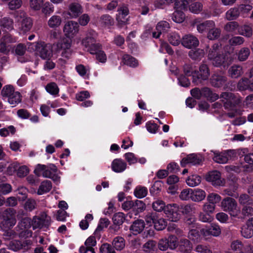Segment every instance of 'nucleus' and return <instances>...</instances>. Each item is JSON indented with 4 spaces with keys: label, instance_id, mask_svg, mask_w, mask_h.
I'll return each instance as SVG.
<instances>
[{
    "label": "nucleus",
    "instance_id": "obj_33",
    "mask_svg": "<svg viewBox=\"0 0 253 253\" xmlns=\"http://www.w3.org/2000/svg\"><path fill=\"white\" fill-rule=\"evenodd\" d=\"M52 188V183L50 180H46L42 181L40 185L37 193L42 195L50 191Z\"/></svg>",
    "mask_w": 253,
    "mask_h": 253
},
{
    "label": "nucleus",
    "instance_id": "obj_34",
    "mask_svg": "<svg viewBox=\"0 0 253 253\" xmlns=\"http://www.w3.org/2000/svg\"><path fill=\"white\" fill-rule=\"evenodd\" d=\"M126 241L124 238L121 236L115 237L112 242V245L114 249L117 251H122L125 247Z\"/></svg>",
    "mask_w": 253,
    "mask_h": 253
},
{
    "label": "nucleus",
    "instance_id": "obj_16",
    "mask_svg": "<svg viewBox=\"0 0 253 253\" xmlns=\"http://www.w3.org/2000/svg\"><path fill=\"white\" fill-rule=\"evenodd\" d=\"M88 52L92 55H95L96 59L101 63H105L107 61V56L102 49V44L98 46L89 47Z\"/></svg>",
    "mask_w": 253,
    "mask_h": 253
},
{
    "label": "nucleus",
    "instance_id": "obj_29",
    "mask_svg": "<svg viewBox=\"0 0 253 253\" xmlns=\"http://www.w3.org/2000/svg\"><path fill=\"white\" fill-rule=\"evenodd\" d=\"M102 27L110 29L114 24V19L109 14L102 15L99 20Z\"/></svg>",
    "mask_w": 253,
    "mask_h": 253
},
{
    "label": "nucleus",
    "instance_id": "obj_63",
    "mask_svg": "<svg viewBox=\"0 0 253 253\" xmlns=\"http://www.w3.org/2000/svg\"><path fill=\"white\" fill-rule=\"evenodd\" d=\"M69 15L72 17L79 16V4L72 3L69 6Z\"/></svg>",
    "mask_w": 253,
    "mask_h": 253
},
{
    "label": "nucleus",
    "instance_id": "obj_20",
    "mask_svg": "<svg viewBox=\"0 0 253 253\" xmlns=\"http://www.w3.org/2000/svg\"><path fill=\"white\" fill-rule=\"evenodd\" d=\"M145 224L142 219L135 220L130 227L129 230L134 235H137L141 233L145 228Z\"/></svg>",
    "mask_w": 253,
    "mask_h": 253
},
{
    "label": "nucleus",
    "instance_id": "obj_62",
    "mask_svg": "<svg viewBox=\"0 0 253 253\" xmlns=\"http://www.w3.org/2000/svg\"><path fill=\"white\" fill-rule=\"evenodd\" d=\"M100 253H116L113 246L108 243L102 244L99 248Z\"/></svg>",
    "mask_w": 253,
    "mask_h": 253
},
{
    "label": "nucleus",
    "instance_id": "obj_26",
    "mask_svg": "<svg viewBox=\"0 0 253 253\" xmlns=\"http://www.w3.org/2000/svg\"><path fill=\"white\" fill-rule=\"evenodd\" d=\"M229 76L233 79H237L243 74V68L240 65H234L228 71Z\"/></svg>",
    "mask_w": 253,
    "mask_h": 253
},
{
    "label": "nucleus",
    "instance_id": "obj_6",
    "mask_svg": "<svg viewBox=\"0 0 253 253\" xmlns=\"http://www.w3.org/2000/svg\"><path fill=\"white\" fill-rule=\"evenodd\" d=\"M118 3L117 0H113L107 4V8L109 10H112L118 6L117 9L118 13L117 14V19L118 20L124 22V21L122 19H126V16L129 13V10L128 7L124 4L118 5Z\"/></svg>",
    "mask_w": 253,
    "mask_h": 253
},
{
    "label": "nucleus",
    "instance_id": "obj_22",
    "mask_svg": "<svg viewBox=\"0 0 253 253\" xmlns=\"http://www.w3.org/2000/svg\"><path fill=\"white\" fill-rule=\"evenodd\" d=\"M189 230L188 237L194 242L198 243L200 241L203 237H205L201 227L199 228H192Z\"/></svg>",
    "mask_w": 253,
    "mask_h": 253
},
{
    "label": "nucleus",
    "instance_id": "obj_56",
    "mask_svg": "<svg viewBox=\"0 0 253 253\" xmlns=\"http://www.w3.org/2000/svg\"><path fill=\"white\" fill-rule=\"evenodd\" d=\"M93 219V216L92 214H86L84 219L80 221V228L84 230L87 229L89 226V221H91Z\"/></svg>",
    "mask_w": 253,
    "mask_h": 253
},
{
    "label": "nucleus",
    "instance_id": "obj_53",
    "mask_svg": "<svg viewBox=\"0 0 253 253\" xmlns=\"http://www.w3.org/2000/svg\"><path fill=\"white\" fill-rule=\"evenodd\" d=\"M61 23V18L60 16L53 15L51 16L48 21V26L52 28L58 27Z\"/></svg>",
    "mask_w": 253,
    "mask_h": 253
},
{
    "label": "nucleus",
    "instance_id": "obj_7",
    "mask_svg": "<svg viewBox=\"0 0 253 253\" xmlns=\"http://www.w3.org/2000/svg\"><path fill=\"white\" fill-rule=\"evenodd\" d=\"M37 54L43 59H49L52 55V50L50 44L44 42H37L35 45Z\"/></svg>",
    "mask_w": 253,
    "mask_h": 253
},
{
    "label": "nucleus",
    "instance_id": "obj_36",
    "mask_svg": "<svg viewBox=\"0 0 253 253\" xmlns=\"http://www.w3.org/2000/svg\"><path fill=\"white\" fill-rule=\"evenodd\" d=\"M206 194L205 191L200 189L193 190L192 200L195 202H200L206 197Z\"/></svg>",
    "mask_w": 253,
    "mask_h": 253
},
{
    "label": "nucleus",
    "instance_id": "obj_18",
    "mask_svg": "<svg viewBox=\"0 0 253 253\" xmlns=\"http://www.w3.org/2000/svg\"><path fill=\"white\" fill-rule=\"evenodd\" d=\"M213 64L216 67H223L224 69L228 67L231 60L224 54H218L213 59Z\"/></svg>",
    "mask_w": 253,
    "mask_h": 253
},
{
    "label": "nucleus",
    "instance_id": "obj_25",
    "mask_svg": "<svg viewBox=\"0 0 253 253\" xmlns=\"http://www.w3.org/2000/svg\"><path fill=\"white\" fill-rule=\"evenodd\" d=\"M109 224L110 221L108 218H101L93 234L99 239L101 236L100 232L102 231L104 228H107Z\"/></svg>",
    "mask_w": 253,
    "mask_h": 253
},
{
    "label": "nucleus",
    "instance_id": "obj_54",
    "mask_svg": "<svg viewBox=\"0 0 253 253\" xmlns=\"http://www.w3.org/2000/svg\"><path fill=\"white\" fill-rule=\"evenodd\" d=\"M250 54V50L248 47H243L239 51L238 58L239 61H244L246 60Z\"/></svg>",
    "mask_w": 253,
    "mask_h": 253
},
{
    "label": "nucleus",
    "instance_id": "obj_11",
    "mask_svg": "<svg viewBox=\"0 0 253 253\" xmlns=\"http://www.w3.org/2000/svg\"><path fill=\"white\" fill-rule=\"evenodd\" d=\"M227 77L221 73H214L210 79V84L215 88H224L227 85Z\"/></svg>",
    "mask_w": 253,
    "mask_h": 253
},
{
    "label": "nucleus",
    "instance_id": "obj_43",
    "mask_svg": "<svg viewBox=\"0 0 253 253\" xmlns=\"http://www.w3.org/2000/svg\"><path fill=\"white\" fill-rule=\"evenodd\" d=\"M148 193V189L146 187L141 186H137L134 190V196L139 199L145 197Z\"/></svg>",
    "mask_w": 253,
    "mask_h": 253
},
{
    "label": "nucleus",
    "instance_id": "obj_37",
    "mask_svg": "<svg viewBox=\"0 0 253 253\" xmlns=\"http://www.w3.org/2000/svg\"><path fill=\"white\" fill-rule=\"evenodd\" d=\"M169 42L173 46H177L181 42L182 40L179 35L176 32H171L168 35Z\"/></svg>",
    "mask_w": 253,
    "mask_h": 253
},
{
    "label": "nucleus",
    "instance_id": "obj_46",
    "mask_svg": "<svg viewBox=\"0 0 253 253\" xmlns=\"http://www.w3.org/2000/svg\"><path fill=\"white\" fill-rule=\"evenodd\" d=\"M205 51L203 49L198 48L195 50H191L189 52L188 55L189 57L194 60L201 59L204 57Z\"/></svg>",
    "mask_w": 253,
    "mask_h": 253
},
{
    "label": "nucleus",
    "instance_id": "obj_49",
    "mask_svg": "<svg viewBox=\"0 0 253 253\" xmlns=\"http://www.w3.org/2000/svg\"><path fill=\"white\" fill-rule=\"evenodd\" d=\"M166 206L167 205H166L165 203L161 200H157L153 202L152 204L153 210L158 212L164 211L165 213Z\"/></svg>",
    "mask_w": 253,
    "mask_h": 253
},
{
    "label": "nucleus",
    "instance_id": "obj_61",
    "mask_svg": "<svg viewBox=\"0 0 253 253\" xmlns=\"http://www.w3.org/2000/svg\"><path fill=\"white\" fill-rule=\"evenodd\" d=\"M15 92L14 88L12 85H7L4 86L1 91V94L4 99L8 98L11 94Z\"/></svg>",
    "mask_w": 253,
    "mask_h": 253
},
{
    "label": "nucleus",
    "instance_id": "obj_59",
    "mask_svg": "<svg viewBox=\"0 0 253 253\" xmlns=\"http://www.w3.org/2000/svg\"><path fill=\"white\" fill-rule=\"evenodd\" d=\"M47 92L51 95H56L59 92V88L57 84L53 82L48 84L45 86Z\"/></svg>",
    "mask_w": 253,
    "mask_h": 253
},
{
    "label": "nucleus",
    "instance_id": "obj_8",
    "mask_svg": "<svg viewBox=\"0 0 253 253\" xmlns=\"http://www.w3.org/2000/svg\"><path fill=\"white\" fill-rule=\"evenodd\" d=\"M165 213L168 219L172 222H177L181 218L178 205L177 204H168Z\"/></svg>",
    "mask_w": 253,
    "mask_h": 253
},
{
    "label": "nucleus",
    "instance_id": "obj_60",
    "mask_svg": "<svg viewBox=\"0 0 253 253\" xmlns=\"http://www.w3.org/2000/svg\"><path fill=\"white\" fill-rule=\"evenodd\" d=\"M220 196L216 193H211L207 196V200L209 203L215 206V204L219 203L221 201Z\"/></svg>",
    "mask_w": 253,
    "mask_h": 253
},
{
    "label": "nucleus",
    "instance_id": "obj_48",
    "mask_svg": "<svg viewBox=\"0 0 253 253\" xmlns=\"http://www.w3.org/2000/svg\"><path fill=\"white\" fill-rule=\"evenodd\" d=\"M21 28L24 32L30 31L33 25V20L30 17H24L21 21Z\"/></svg>",
    "mask_w": 253,
    "mask_h": 253
},
{
    "label": "nucleus",
    "instance_id": "obj_50",
    "mask_svg": "<svg viewBox=\"0 0 253 253\" xmlns=\"http://www.w3.org/2000/svg\"><path fill=\"white\" fill-rule=\"evenodd\" d=\"M170 28L169 23L166 21H162L159 22L156 26V30L161 34L162 33H167Z\"/></svg>",
    "mask_w": 253,
    "mask_h": 253
},
{
    "label": "nucleus",
    "instance_id": "obj_39",
    "mask_svg": "<svg viewBox=\"0 0 253 253\" xmlns=\"http://www.w3.org/2000/svg\"><path fill=\"white\" fill-rule=\"evenodd\" d=\"M221 35V30L214 27H211L207 34V38L210 40L218 39Z\"/></svg>",
    "mask_w": 253,
    "mask_h": 253
},
{
    "label": "nucleus",
    "instance_id": "obj_55",
    "mask_svg": "<svg viewBox=\"0 0 253 253\" xmlns=\"http://www.w3.org/2000/svg\"><path fill=\"white\" fill-rule=\"evenodd\" d=\"M162 183L163 182L161 180L156 181L150 188L149 191L150 194L153 196H155L159 193L161 190Z\"/></svg>",
    "mask_w": 253,
    "mask_h": 253
},
{
    "label": "nucleus",
    "instance_id": "obj_44",
    "mask_svg": "<svg viewBox=\"0 0 253 253\" xmlns=\"http://www.w3.org/2000/svg\"><path fill=\"white\" fill-rule=\"evenodd\" d=\"M239 202L241 205L245 206L253 204V200L247 194H242L239 197Z\"/></svg>",
    "mask_w": 253,
    "mask_h": 253
},
{
    "label": "nucleus",
    "instance_id": "obj_19",
    "mask_svg": "<svg viewBox=\"0 0 253 253\" xmlns=\"http://www.w3.org/2000/svg\"><path fill=\"white\" fill-rule=\"evenodd\" d=\"M232 152L231 150H227L224 152L214 153L213 160L217 163H226L229 159H231Z\"/></svg>",
    "mask_w": 253,
    "mask_h": 253
},
{
    "label": "nucleus",
    "instance_id": "obj_14",
    "mask_svg": "<svg viewBox=\"0 0 253 253\" xmlns=\"http://www.w3.org/2000/svg\"><path fill=\"white\" fill-rule=\"evenodd\" d=\"M202 231L205 237L209 235L217 237L221 234V229L219 226L215 223H211L206 225L205 228H202Z\"/></svg>",
    "mask_w": 253,
    "mask_h": 253
},
{
    "label": "nucleus",
    "instance_id": "obj_9",
    "mask_svg": "<svg viewBox=\"0 0 253 253\" xmlns=\"http://www.w3.org/2000/svg\"><path fill=\"white\" fill-rule=\"evenodd\" d=\"M221 206L223 210L228 211L231 216H236L238 215V211L237 209V203L236 201L230 197L224 199L221 202Z\"/></svg>",
    "mask_w": 253,
    "mask_h": 253
},
{
    "label": "nucleus",
    "instance_id": "obj_35",
    "mask_svg": "<svg viewBox=\"0 0 253 253\" xmlns=\"http://www.w3.org/2000/svg\"><path fill=\"white\" fill-rule=\"evenodd\" d=\"M219 47L218 43L213 44L211 48L209 45L206 46V51L208 53V57L209 59H213L218 54V50Z\"/></svg>",
    "mask_w": 253,
    "mask_h": 253
},
{
    "label": "nucleus",
    "instance_id": "obj_3",
    "mask_svg": "<svg viewBox=\"0 0 253 253\" xmlns=\"http://www.w3.org/2000/svg\"><path fill=\"white\" fill-rule=\"evenodd\" d=\"M0 223L1 229L5 231V233L3 234L5 236L4 238L6 240H9L13 235L12 231H9V229L15 224V219L8 215L7 213H4Z\"/></svg>",
    "mask_w": 253,
    "mask_h": 253
},
{
    "label": "nucleus",
    "instance_id": "obj_21",
    "mask_svg": "<svg viewBox=\"0 0 253 253\" xmlns=\"http://www.w3.org/2000/svg\"><path fill=\"white\" fill-rule=\"evenodd\" d=\"M126 163L122 159H115L112 162L111 168L116 173L123 172L126 168Z\"/></svg>",
    "mask_w": 253,
    "mask_h": 253
},
{
    "label": "nucleus",
    "instance_id": "obj_40",
    "mask_svg": "<svg viewBox=\"0 0 253 253\" xmlns=\"http://www.w3.org/2000/svg\"><path fill=\"white\" fill-rule=\"evenodd\" d=\"M240 15L238 6L230 8L226 13V17L228 20H235Z\"/></svg>",
    "mask_w": 253,
    "mask_h": 253
},
{
    "label": "nucleus",
    "instance_id": "obj_57",
    "mask_svg": "<svg viewBox=\"0 0 253 253\" xmlns=\"http://www.w3.org/2000/svg\"><path fill=\"white\" fill-rule=\"evenodd\" d=\"M168 242L169 248L171 250H174L177 248L178 245V239L175 235H170L166 238Z\"/></svg>",
    "mask_w": 253,
    "mask_h": 253
},
{
    "label": "nucleus",
    "instance_id": "obj_10",
    "mask_svg": "<svg viewBox=\"0 0 253 253\" xmlns=\"http://www.w3.org/2000/svg\"><path fill=\"white\" fill-rule=\"evenodd\" d=\"M204 159L201 155L192 153L183 158L180 161V165L184 168L187 164L193 166L201 165L202 164Z\"/></svg>",
    "mask_w": 253,
    "mask_h": 253
},
{
    "label": "nucleus",
    "instance_id": "obj_47",
    "mask_svg": "<svg viewBox=\"0 0 253 253\" xmlns=\"http://www.w3.org/2000/svg\"><path fill=\"white\" fill-rule=\"evenodd\" d=\"M185 15L184 13L180 10H175L172 16V19L176 23H180L184 21Z\"/></svg>",
    "mask_w": 253,
    "mask_h": 253
},
{
    "label": "nucleus",
    "instance_id": "obj_1",
    "mask_svg": "<svg viewBox=\"0 0 253 253\" xmlns=\"http://www.w3.org/2000/svg\"><path fill=\"white\" fill-rule=\"evenodd\" d=\"M63 31L66 37L60 39L56 46L57 47L68 48L71 46L72 38L79 31V25L77 22L69 21L65 25Z\"/></svg>",
    "mask_w": 253,
    "mask_h": 253
},
{
    "label": "nucleus",
    "instance_id": "obj_58",
    "mask_svg": "<svg viewBox=\"0 0 253 253\" xmlns=\"http://www.w3.org/2000/svg\"><path fill=\"white\" fill-rule=\"evenodd\" d=\"M239 25L237 22L232 21L228 22L224 26V29L228 32H234L238 30L239 32Z\"/></svg>",
    "mask_w": 253,
    "mask_h": 253
},
{
    "label": "nucleus",
    "instance_id": "obj_12",
    "mask_svg": "<svg viewBox=\"0 0 253 253\" xmlns=\"http://www.w3.org/2000/svg\"><path fill=\"white\" fill-rule=\"evenodd\" d=\"M206 181L211 182L214 186H219L223 185L221 179V173L219 171L213 170L208 172L205 175Z\"/></svg>",
    "mask_w": 253,
    "mask_h": 253
},
{
    "label": "nucleus",
    "instance_id": "obj_13",
    "mask_svg": "<svg viewBox=\"0 0 253 253\" xmlns=\"http://www.w3.org/2000/svg\"><path fill=\"white\" fill-rule=\"evenodd\" d=\"M31 245L30 240H25L21 241L19 240H13L10 242V249L14 251H18L23 250V252L27 251L30 248Z\"/></svg>",
    "mask_w": 253,
    "mask_h": 253
},
{
    "label": "nucleus",
    "instance_id": "obj_28",
    "mask_svg": "<svg viewBox=\"0 0 253 253\" xmlns=\"http://www.w3.org/2000/svg\"><path fill=\"white\" fill-rule=\"evenodd\" d=\"M185 224L189 230L192 228H199L201 224H199L194 215H190L185 218Z\"/></svg>",
    "mask_w": 253,
    "mask_h": 253
},
{
    "label": "nucleus",
    "instance_id": "obj_51",
    "mask_svg": "<svg viewBox=\"0 0 253 253\" xmlns=\"http://www.w3.org/2000/svg\"><path fill=\"white\" fill-rule=\"evenodd\" d=\"M174 8L176 10H186L189 5L187 0H174Z\"/></svg>",
    "mask_w": 253,
    "mask_h": 253
},
{
    "label": "nucleus",
    "instance_id": "obj_4",
    "mask_svg": "<svg viewBox=\"0 0 253 253\" xmlns=\"http://www.w3.org/2000/svg\"><path fill=\"white\" fill-rule=\"evenodd\" d=\"M98 33L95 30L89 29L86 31L85 37L82 41V44L87 52L90 48L89 47L98 46L101 44L98 42Z\"/></svg>",
    "mask_w": 253,
    "mask_h": 253
},
{
    "label": "nucleus",
    "instance_id": "obj_45",
    "mask_svg": "<svg viewBox=\"0 0 253 253\" xmlns=\"http://www.w3.org/2000/svg\"><path fill=\"white\" fill-rule=\"evenodd\" d=\"M239 34L247 37H251L253 35V30L251 26L248 25H244L239 28Z\"/></svg>",
    "mask_w": 253,
    "mask_h": 253
},
{
    "label": "nucleus",
    "instance_id": "obj_23",
    "mask_svg": "<svg viewBox=\"0 0 253 253\" xmlns=\"http://www.w3.org/2000/svg\"><path fill=\"white\" fill-rule=\"evenodd\" d=\"M177 247L180 253H190L192 248L190 241L186 239H181L178 242Z\"/></svg>",
    "mask_w": 253,
    "mask_h": 253
},
{
    "label": "nucleus",
    "instance_id": "obj_38",
    "mask_svg": "<svg viewBox=\"0 0 253 253\" xmlns=\"http://www.w3.org/2000/svg\"><path fill=\"white\" fill-rule=\"evenodd\" d=\"M186 183L190 187H194L198 185L201 182V177L197 174H193L188 176L187 178Z\"/></svg>",
    "mask_w": 253,
    "mask_h": 253
},
{
    "label": "nucleus",
    "instance_id": "obj_17",
    "mask_svg": "<svg viewBox=\"0 0 253 253\" xmlns=\"http://www.w3.org/2000/svg\"><path fill=\"white\" fill-rule=\"evenodd\" d=\"M48 169L52 173H56L58 170L56 166L54 164H49L46 166L39 164L36 166L34 172L36 175L40 176L42 174V173L43 175V173L44 171Z\"/></svg>",
    "mask_w": 253,
    "mask_h": 253
},
{
    "label": "nucleus",
    "instance_id": "obj_52",
    "mask_svg": "<svg viewBox=\"0 0 253 253\" xmlns=\"http://www.w3.org/2000/svg\"><path fill=\"white\" fill-rule=\"evenodd\" d=\"M231 248L236 253H240V252L245 251L244 245L241 241L239 240L232 242L231 244Z\"/></svg>",
    "mask_w": 253,
    "mask_h": 253
},
{
    "label": "nucleus",
    "instance_id": "obj_42",
    "mask_svg": "<svg viewBox=\"0 0 253 253\" xmlns=\"http://www.w3.org/2000/svg\"><path fill=\"white\" fill-rule=\"evenodd\" d=\"M167 225V221L166 220L159 215L156 221L154 222L153 227L156 230L161 231L165 229Z\"/></svg>",
    "mask_w": 253,
    "mask_h": 253
},
{
    "label": "nucleus",
    "instance_id": "obj_24",
    "mask_svg": "<svg viewBox=\"0 0 253 253\" xmlns=\"http://www.w3.org/2000/svg\"><path fill=\"white\" fill-rule=\"evenodd\" d=\"M202 96L206 97L209 101L214 102L219 98L218 95L212 92L211 89L208 87H204L201 88Z\"/></svg>",
    "mask_w": 253,
    "mask_h": 253
},
{
    "label": "nucleus",
    "instance_id": "obj_64",
    "mask_svg": "<svg viewBox=\"0 0 253 253\" xmlns=\"http://www.w3.org/2000/svg\"><path fill=\"white\" fill-rule=\"evenodd\" d=\"M125 219L124 214L122 212L115 213L112 218L113 223L120 226L123 223Z\"/></svg>",
    "mask_w": 253,
    "mask_h": 253
},
{
    "label": "nucleus",
    "instance_id": "obj_15",
    "mask_svg": "<svg viewBox=\"0 0 253 253\" xmlns=\"http://www.w3.org/2000/svg\"><path fill=\"white\" fill-rule=\"evenodd\" d=\"M181 44L186 48L192 49L197 47L199 45V42L195 36L189 34L182 38Z\"/></svg>",
    "mask_w": 253,
    "mask_h": 253
},
{
    "label": "nucleus",
    "instance_id": "obj_27",
    "mask_svg": "<svg viewBox=\"0 0 253 253\" xmlns=\"http://www.w3.org/2000/svg\"><path fill=\"white\" fill-rule=\"evenodd\" d=\"M214 26L215 23L214 21L212 20H207L198 24L197 25V29L199 33H208L211 27Z\"/></svg>",
    "mask_w": 253,
    "mask_h": 253
},
{
    "label": "nucleus",
    "instance_id": "obj_31",
    "mask_svg": "<svg viewBox=\"0 0 253 253\" xmlns=\"http://www.w3.org/2000/svg\"><path fill=\"white\" fill-rule=\"evenodd\" d=\"M145 209L146 205L142 201L136 200L133 201L132 212L135 215L143 212Z\"/></svg>",
    "mask_w": 253,
    "mask_h": 253
},
{
    "label": "nucleus",
    "instance_id": "obj_5",
    "mask_svg": "<svg viewBox=\"0 0 253 253\" xmlns=\"http://www.w3.org/2000/svg\"><path fill=\"white\" fill-rule=\"evenodd\" d=\"M210 76V69L207 64H202L199 67V71L194 72L192 82L195 85H199L207 80Z\"/></svg>",
    "mask_w": 253,
    "mask_h": 253
},
{
    "label": "nucleus",
    "instance_id": "obj_2",
    "mask_svg": "<svg viewBox=\"0 0 253 253\" xmlns=\"http://www.w3.org/2000/svg\"><path fill=\"white\" fill-rule=\"evenodd\" d=\"M221 99L219 102L213 104V107L221 108L222 106L225 109L233 110L238 104V101L235 95L232 92H224L220 96Z\"/></svg>",
    "mask_w": 253,
    "mask_h": 253
},
{
    "label": "nucleus",
    "instance_id": "obj_32",
    "mask_svg": "<svg viewBox=\"0 0 253 253\" xmlns=\"http://www.w3.org/2000/svg\"><path fill=\"white\" fill-rule=\"evenodd\" d=\"M122 60L124 64L131 67L135 68L138 65L137 60L128 54H125L123 56Z\"/></svg>",
    "mask_w": 253,
    "mask_h": 253
},
{
    "label": "nucleus",
    "instance_id": "obj_30",
    "mask_svg": "<svg viewBox=\"0 0 253 253\" xmlns=\"http://www.w3.org/2000/svg\"><path fill=\"white\" fill-rule=\"evenodd\" d=\"M12 107L16 106L22 101V95L18 91H15L6 98Z\"/></svg>",
    "mask_w": 253,
    "mask_h": 253
},
{
    "label": "nucleus",
    "instance_id": "obj_41",
    "mask_svg": "<svg viewBox=\"0 0 253 253\" xmlns=\"http://www.w3.org/2000/svg\"><path fill=\"white\" fill-rule=\"evenodd\" d=\"M0 26L5 30L10 31L13 29V21L9 17H3L0 20Z\"/></svg>",
    "mask_w": 253,
    "mask_h": 253
}]
</instances>
